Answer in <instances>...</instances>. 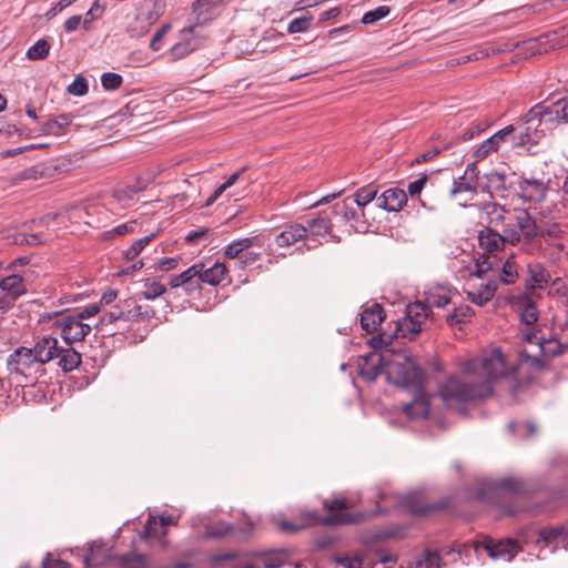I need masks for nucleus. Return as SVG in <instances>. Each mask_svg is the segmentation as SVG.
I'll use <instances>...</instances> for the list:
<instances>
[{"instance_id":"f257e3e1","label":"nucleus","mask_w":568,"mask_h":568,"mask_svg":"<svg viewBox=\"0 0 568 568\" xmlns=\"http://www.w3.org/2000/svg\"><path fill=\"white\" fill-rule=\"evenodd\" d=\"M459 368L460 374L450 377L439 392L445 405L452 409H459V404L490 396L495 384H506L514 397L523 387L518 367L507 363L498 348L463 361Z\"/></svg>"},{"instance_id":"f03ea898","label":"nucleus","mask_w":568,"mask_h":568,"mask_svg":"<svg viewBox=\"0 0 568 568\" xmlns=\"http://www.w3.org/2000/svg\"><path fill=\"white\" fill-rule=\"evenodd\" d=\"M489 223L500 226V231L486 227L478 234L479 246L488 253H495L506 244H521V235H534L532 216L524 209H505L497 203L485 207Z\"/></svg>"},{"instance_id":"7ed1b4c3","label":"nucleus","mask_w":568,"mask_h":568,"mask_svg":"<svg viewBox=\"0 0 568 568\" xmlns=\"http://www.w3.org/2000/svg\"><path fill=\"white\" fill-rule=\"evenodd\" d=\"M450 303V291L444 286H435L426 292L425 303L415 302L406 306L405 316L396 323V335L403 338H414L420 331L428 316V310L442 308Z\"/></svg>"},{"instance_id":"20e7f679","label":"nucleus","mask_w":568,"mask_h":568,"mask_svg":"<svg viewBox=\"0 0 568 568\" xmlns=\"http://www.w3.org/2000/svg\"><path fill=\"white\" fill-rule=\"evenodd\" d=\"M385 375L390 384L398 387L420 392L424 384V373L415 362L405 354H393L387 351Z\"/></svg>"},{"instance_id":"39448f33","label":"nucleus","mask_w":568,"mask_h":568,"mask_svg":"<svg viewBox=\"0 0 568 568\" xmlns=\"http://www.w3.org/2000/svg\"><path fill=\"white\" fill-rule=\"evenodd\" d=\"M523 338L528 344L538 347L539 355L544 361H550L568 352V337L560 341L552 333H547L542 328L523 331Z\"/></svg>"},{"instance_id":"423d86ee","label":"nucleus","mask_w":568,"mask_h":568,"mask_svg":"<svg viewBox=\"0 0 568 568\" xmlns=\"http://www.w3.org/2000/svg\"><path fill=\"white\" fill-rule=\"evenodd\" d=\"M54 320L53 325L60 328L61 337L68 345L80 342L90 333L91 326L84 324L75 315H62L59 313H44L40 322Z\"/></svg>"},{"instance_id":"0eeeda50","label":"nucleus","mask_w":568,"mask_h":568,"mask_svg":"<svg viewBox=\"0 0 568 568\" xmlns=\"http://www.w3.org/2000/svg\"><path fill=\"white\" fill-rule=\"evenodd\" d=\"M473 548L477 556L485 551L490 559L504 561H511L523 550L516 539L505 538L496 540L490 537L474 542Z\"/></svg>"},{"instance_id":"6e6552de","label":"nucleus","mask_w":568,"mask_h":568,"mask_svg":"<svg viewBox=\"0 0 568 568\" xmlns=\"http://www.w3.org/2000/svg\"><path fill=\"white\" fill-rule=\"evenodd\" d=\"M7 368L11 375H20L26 378L36 377L38 373H44V369L37 361L32 349L27 346L16 348L8 356Z\"/></svg>"},{"instance_id":"1a4fd4ad","label":"nucleus","mask_w":568,"mask_h":568,"mask_svg":"<svg viewBox=\"0 0 568 568\" xmlns=\"http://www.w3.org/2000/svg\"><path fill=\"white\" fill-rule=\"evenodd\" d=\"M530 532H532V528H524L519 532V538L528 544L532 541ZM536 535L537 538L534 540L536 545L555 546V550L560 544L564 549L568 550V521L562 525L542 527L536 531Z\"/></svg>"},{"instance_id":"9d476101","label":"nucleus","mask_w":568,"mask_h":568,"mask_svg":"<svg viewBox=\"0 0 568 568\" xmlns=\"http://www.w3.org/2000/svg\"><path fill=\"white\" fill-rule=\"evenodd\" d=\"M540 108L535 104L529 111L517 122L518 138L523 143L537 144L539 140L546 135L548 129L540 115Z\"/></svg>"},{"instance_id":"9b49d317","label":"nucleus","mask_w":568,"mask_h":568,"mask_svg":"<svg viewBox=\"0 0 568 568\" xmlns=\"http://www.w3.org/2000/svg\"><path fill=\"white\" fill-rule=\"evenodd\" d=\"M207 34L203 27L191 26L180 32V40L172 47L171 54L175 60L183 59L205 44Z\"/></svg>"},{"instance_id":"f8f14e48","label":"nucleus","mask_w":568,"mask_h":568,"mask_svg":"<svg viewBox=\"0 0 568 568\" xmlns=\"http://www.w3.org/2000/svg\"><path fill=\"white\" fill-rule=\"evenodd\" d=\"M534 224V235L527 237L526 235H521L523 241V250L528 254H535L541 250V239H559L562 230L561 227L554 223L546 226H538L536 220L532 217Z\"/></svg>"},{"instance_id":"ddd939ff","label":"nucleus","mask_w":568,"mask_h":568,"mask_svg":"<svg viewBox=\"0 0 568 568\" xmlns=\"http://www.w3.org/2000/svg\"><path fill=\"white\" fill-rule=\"evenodd\" d=\"M536 105L540 108L541 119H544L548 128L555 123L568 122V99L560 98L555 101L545 100Z\"/></svg>"},{"instance_id":"4468645a","label":"nucleus","mask_w":568,"mask_h":568,"mask_svg":"<svg viewBox=\"0 0 568 568\" xmlns=\"http://www.w3.org/2000/svg\"><path fill=\"white\" fill-rule=\"evenodd\" d=\"M387 361V351L377 353L371 352L368 355L361 357L358 364V374L366 382H374L379 374H385Z\"/></svg>"},{"instance_id":"2eb2a0df","label":"nucleus","mask_w":568,"mask_h":568,"mask_svg":"<svg viewBox=\"0 0 568 568\" xmlns=\"http://www.w3.org/2000/svg\"><path fill=\"white\" fill-rule=\"evenodd\" d=\"M490 488L494 494L508 501L519 500L521 494L529 491L526 484L515 477L499 479L493 483Z\"/></svg>"},{"instance_id":"dca6fc26","label":"nucleus","mask_w":568,"mask_h":568,"mask_svg":"<svg viewBox=\"0 0 568 568\" xmlns=\"http://www.w3.org/2000/svg\"><path fill=\"white\" fill-rule=\"evenodd\" d=\"M30 348L39 364L43 367L58 355L59 341L52 335H44L34 343L33 347Z\"/></svg>"},{"instance_id":"f3484780","label":"nucleus","mask_w":568,"mask_h":568,"mask_svg":"<svg viewBox=\"0 0 568 568\" xmlns=\"http://www.w3.org/2000/svg\"><path fill=\"white\" fill-rule=\"evenodd\" d=\"M514 307L519 315L520 322L527 326L524 331L539 328L538 326H534L538 322L539 313L529 297L526 295L518 296L514 302Z\"/></svg>"},{"instance_id":"a211bd4d","label":"nucleus","mask_w":568,"mask_h":568,"mask_svg":"<svg viewBox=\"0 0 568 568\" xmlns=\"http://www.w3.org/2000/svg\"><path fill=\"white\" fill-rule=\"evenodd\" d=\"M333 217L329 213L324 212L321 213L317 217L307 220V240L315 241L318 237H324L326 235L331 236L334 240H338V237L332 234L333 227Z\"/></svg>"},{"instance_id":"6ab92c4d","label":"nucleus","mask_w":568,"mask_h":568,"mask_svg":"<svg viewBox=\"0 0 568 568\" xmlns=\"http://www.w3.org/2000/svg\"><path fill=\"white\" fill-rule=\"evenodd\" d=\"M497 287V281L488 278L487 281L480 280L478 284H470L466 292L474 304L481 306L494 297Z\"/></svg>"},{"instance_id":"aec40b11","label":"nucleus","mask_w":568,"mask_h":568,"mask_svg":"<svg viewBox=\"0 0 568 568\" xmlns=\"http://www.w3.org/2000/svg\"><path fill=\"white\" fill-rule=\"evenodd\" d=\"M6 273L7 275L0 278V288L6 297L16 301L27 293V283L21 274Z\"/></svg>"},{"instance_id":"412c9836","label":"nucleus","mask_w":568,"mask_h":568,"mask_svg":"<svg viewBox=\"0 0 568 568\" xmlns=\"http://www.w3.org/2000/svg\"><path fill=\"white\" fill-rule=\"evenodd\" d=\"M200 270L201 264H193L181 274L173 275L170 280V286L172 288L183 287L186 294H192L194 291L201 288V285H199V282L196 281Z\"/></svg>"},{"instance_id":"4be33fe9","label":"nucleus","mask_w":568,"mask_h":568,"mask_svg":"<svg viewBox=\"0 0 568 568\" xmlns=\"http://www.w3.org/2000/svg\"><path fill=\"white\" fill-rule=\"evenodd\" d=\"M407 202V195L403 190L388 189L376 199V205L388 212H397Z\"/></svg>"},{"instance_id":"5701e85b","label":"nucleus","mask_w":568,"mask_h":568,"mask_svg":"<svg viewBox=\"0 0 568 568\" xmlns=\"http://www.w3.org/2000/svg\"><path fill=\"white\" fill-rule=\"evenodd\" d=\"M415 393L414 399L403 406V412L412 420L424 419L429 414L430 404L423 394V388L420 392L415 390Z\"/></svg>"},{"instance_id":"b1692460","label":"nucleus","mask_w":568,"mask_h":568,"mask_svg":"<svg viewBox=\"0 0 568 568\" xmlns=\"http://www.w3.org/2000/svg\"><path fill=\"white\" fill-rule=\"evenodd\" d=\"M222 0H196L193 4V12L196 22L193 26L203 27L204 23L214 19L219 13Z\"/></svg>"},{"instance_id":"393cba45","label":"nucleus","mask_w":568,"mask_h":568,"mask_svg":"<svg viewBox=\"0 0 568 568\" xmlns=\"http://www.w3.org/2000/svg\"><path fill=\"white\" fill-rule=\"evenodd\" d=\"M307 237V229L303 224H291L275 236V243L280 247H290L291 245Z\"/></svg>"},{"instance_id":"a878e982","label":"nucleus","mask_w":568,"mask_h":568,"mask_svg":"<svg viewBox=\"0 0 568 568\" xmlns=\"http://www.w3.org/2000/svg\"><path fill=\"white\" fill-rule=\"evenodd\" d=\"M385 314L378 303L366 306L361 313V326L367 333L375 332L384 321Z\"/></svg>"},{"instance_id":"bb28decb","label":"nucleus","mask_w":568,"mask_h":568,"mask_svg":"<svg viewBox=\"0 0 568 568\" xmlns=\"http://www.w3.org/2000/svg\"><path fill=\"white\" fill-rule=\"evenodd\" d=\"M521 195L531 202H541L545 199L547 187L541 180L521 179L519 181Z\"/></svg>"},{"instance_id":"cd10ccee","label":"nucleus","mask_w":568,"mask_h":568,"mask_svg":"<svg viewBox=\"0 0 568 568\" xmlns=\"http://www.w3.org/2000/svg\"><path fill=\"white\" fill-rule=\"evenodd\" d=\"M200 264L201 270L199 272L196 280L199 282V285H201V283H206L209 285L215 286L219 285L225 278L227 270L224 264L215 263L209 268H204V265L202 263Z\"/></svg>"},{"instance_id":"c85d7f7f","label":"nucleus","mask_w":568,"mask_h":568,"mask_svg":"<svg viewBox=\"0 0 568 568\" xmlns=\"http://www.w3.org/2000/svg\"><path fill=\"white\" fill-rule=\"evenodd\" d=\"M55 358H59L58 365L63 372H71L81 364V355L70 345L65 348L59 345Z\"/></svg>"},{"instance_id":"c756f323","label":"nucleus","mask_w":568,"mask_h":568,"mask_svg":"<svg viewBox=\"0 0 568 568\" xmlns=\"http://www.w3.org/2000/svg\"><path fill=\"white\" fill-rule=\"evenodd\" d=\"M110 549L103 544L93 542L84 557L88 567H98L102 565L109 557Z\"/></svg>"},{"instance_id":"7c9ffc66","label":"nucleus","mask_w":568,"mask_h":568,"mask_svg":"<svg viewBox=\"0 0 568 568\" xmlns=\"http://www.w3.org/2000/svg\"><path fill=\"white\" fill-rule=\"evenodd\" d=\"M290 552L287 549H274L265 552L262 561L265 568H281L288 565Z\"/></svg>"},{"instance_id":"2f4dec72","label":"nucleus","mask_w":568,"mask_h":568,"mask_svg":"<svg viewBox=\"0 0 568 568\" xmlns=\"http://www.w3.org/2000/svg\"><path fill=\"white\" fill-rule=\"evenodd\" d=\"M528 272L530 276L529 281L532 283V286L542 288L550 280L547 270L538 262L529 263Z\"/></svg>"},{"instance_id":"473e14b6","label":"nucleus","mask_w":568,"mask_h":568,"mask_svg":"<svg viewBox=\"0 0 568 568\" xmlns=\"http://www.w3.org/2000/svg\"><path fill=\"white\" fill-rule=\"evenodd\" d=\"M255 241H256V239H254V237H245V239L233 241L224 250L225 257H227L230 260H233L236 257L240 258V256L243 254L244 251H246L247 248L253 246Z\"/></svg>"},{"instance_id":"72a5a7b5","label":"nucleus","mask_w":568,"mask_h":568,"mask_svg":"<svg viewBox=\"0 0 568 568\" xmlns=\"http://www.w3.org/2000/svg\"><path fill=\"white\" fill-rule=\"evenodd\" d=\"M154 311L148 305H134L124 310L123 322H136L140 320H146L154 316Z\"/></svg>"},{"instance_id":"f704fd0d","label":"nucleus","mask_w":568,"mask_h":568,"mask_svg":"<svg viewBox=\"0 0 568 568\" xmlns=\"http://www.w3.org/2000/svg\"><path fill=\"white\" fill-rule=\"evenodd\" d=\"M474 314V311L468 305H460L458 307H454V311L447 315V323L450 326H454L455 324L464 323L468 321Z\"/></svg>"},{"instance_id":"c9c22d12","label":"nucleus","mask_w":568,"mask_h":568,"mask_svg":"<svg viewBox=\"0 0 568 568\" xmlns=\"http://www.w3.org/2000/svg\"><path fill=\"white\" fill-rule=\"evenodd\" d=\"M173 524L172 516L162 515L159 521L154 517H150L144 526L143 537L149 538L156 535V526L160 525L162 528H165L169 525Z\"/></svg>"},{"instance_id":"e433bc0d","label":"nucleus","mask_w":568,"mask_h":568,"mask_svg":"<svg viewBox=\"0 0 568 568\" xmlns=\"http://www.w3.org/2000/svg\"><path fill=\"white\" fill-rule=\"evenodd\" d=\"M144 288L145 290L141 294L145 300H154L166 292L165 285L153 278L144 281Z\"/></svg>"},{"instance_id":"4c0bfd02","label":"nucleus","mask_w":568,"mask_h":568,"mask_svg":"<svg viewBox=\"0 0 568 568\" xmlns=\"http://www.w3.org/2000/svg\"><path fill=\"white\" fill-rule=\"evenodd\" d=\"M501 143L500 136L494 134L477 148L474 155L478 160L485 159L490 152L496 151Z\"/></svg>"},{"instance_id":"58836bf2","label":"nucleus","mask_w":568,"mask_h":568,"mask_svg":"<svg viewBox=\"0 0 568 568\" xmlns=\"http://www.w3.org/2000/svg\"><path fill=\"white\" fill-rule=\"evenodd\" d=\"M329 214L334 219L342 216L344 221H351L356 217V211L348 205V199L336 203Z\"/></svg>"},{"instance_id":"ea45409f","label":"nucleus","mask_w":568,"mask_h":568,"mask_svg":"<svg viewBox=\"0 0 568 568\" xmlns=\"http://www.w3.org/2000/svg\"><path fill=\"white\" fill-rule=\"evenodd\" d=\"M50 44L47 40L40 39L27 51V57L30 60H42L48 57Z\"/></svg>"},{"instance_id":"a19ab883","label":"nucleus","mask_w":568,"mask_h":568,"mask_svg":"<svg viewBox=\"0 0 568 568\" xmlns=\"http://www.w3.org/2000/svg\"><path fill=\"white\" fill-rule=\"evenodd\" d=\"M377 199V190L373 186H363L357 190L354 197V203L357 206L363 207Z\"/></svg>"},{"instance_id":"79ce46f5","label":"nucleus","mask_w":568,"mask_h":568,"mask_svg":"<svg viewBox=\"0 0 568 568\" xmlns=\"http://www.w3.org/2000/svg\"><path fill=\"white\" fill-rule=\"evenodd\" d=\"M153 237L154 234H151L133 242L132 245L124 251V258L128 261L135 258L143 251V248L153 240Z\"/></svg>"},{"instance_id":"37998d69","label":"nucleus","mask_w":568,"mask_h":568,"mask_svg":"<svg viewBox=\"0 0 568 568\" xmlns=\"http://www.w3.org/2000/svg\"><path fill=\"white\" fill-rule=\"evenodd\" d=\"M464 192H470L473 194H476L477 193V184L471 183V181H468L466 178H464L462 175L457 179H454L450 194H452V196H456L457 194L464 193Z\"/></svg>"},{"instance_id":"c03bdc74","label":"nucleus","mask_w":568,"mask_h":568,"mask_svg":"<svg viewBox=\"0 0 568 568\" xmlns=\"http://www.w3.org/2000/svg\"><path fill=\"white\" fill-rule=\"evenodd\" d=\"M484 178L486 179L487 186L489 189H493L495 191H499V190H505L506 189V185H505L506 173L505 172L493 170L491 172L486 173L484 175Z\"/></svg>"},{"instance_id":"a18cd8bd","label":"nucleus","mask_w":568,"mask_h":568,"mask_svg":"<svg viewBox=\"0 0 568 568\" xmlns=\"http://www.w3.org/2000/svg\"><path fill=\"white\" fill-rule=\"evenodd\" d=\"M517 276V265L511 258H508L501 267L500 281L505 284H513Z\"/></svg>"},{"instance_id":"49530a36","label":"nucleus","mask_w":568,"mask_h":568,"mask_svg":"<svg viewBox=\"0 0 568 568\" xmlns=\"http://www.w3.org/2000/svg\"><path fill=\"white\" fill-rule=\"evenodd\" d=\"M104 11L105 7L100 3V0H95L83 19V28L89 30L92 21L101 18Z\"/></svg>"},{"instance_id":"de8ad7c7","label":"nucleus","mask_w":568,"mask_h":568,"mask_svg":"<svg viewBox=\"0 0 568 568\" xmlns=\"http://www.w3.org/2000/svg\"><path fill=\"white\" fill-rule=\"evenodd\" d=\"M313 18L310 14H305L298 18L293 19L287 27L288 33H300L305 32L311 27Z\"/></svg>"},{"instance_id":"09e8293b","label":"nucleus","mask_w":568,"mask_h":568,"mask_svg":"<svg viewBox=\"0 0 568 568\" xmlns=\"http://www.w3.org/2000/svg\"><path fill=\"white\" fill-rule=\"evenodd\" d=\"M389 14V8L386 6L377 7L374 10L367 11L362 17V23L372 24L377 22L381 19H384Z\"/></svg>"},{"instance_id":"8fccbe9b","label":"nucleus","mask_w":568,"mask_h":568,"mask_svg":"<svg viewBox=\"0 0 568 568\" xmlns=\"http://www.w3.org/2000/svg\"><path fill=\"white\" fill-rule=\"evenodd\" d=\"M71 124V118L67 114H60L57 118L50 119L45 123V130L57 134V130H64Z\"/></svg>"},{"instance_id":"3c124183","label":"nucleus","mask_w":568,"mask_h":568,"mask_svg":"<svg viewBox=\"0 0 568 568\" xmlns=\"http://www.w3.org/2000/svg\"><path fill=\"white\" fill-rule=\"evenodd\" d=\"M123 79L120 74L113 72L103 73L101 77V83L104 90L113 91L121 87Z\"/></svg>"},{"instance_id":"603ef678","label":"nucleus","mask_w":568,"mask_h":568,"mask_svg":"<svg viewBox=\"0 0 568 568\" xmlns=\"http://www.w3.org/2000/svg\"><path fill=\"white\" fill-rule=\"evenodd\" d=\"M442 558L437 552L426 550L423 558L417 561L418 568H440Z\"/></svg>"},{"instance_id":"864d4df0","label":"nucleus","mask_w":568,"mask_h":568,"mask_svg":"<svg viewBox=\"0 0 568 568\" xmlns=\"http://www.w3.org/2000/svg\"><path fill=\"white\" fill-rule=\"evenodd\" d=\"M359 517L361 514L343 513L329 516L326 521L333 525L354 524Z\"/></svg>"},{"instance_id":"5fc2aeb1","label":"nucleus","mask_w":568,"mask_h":568,"mask_svg":"<svg viewBox=\"0 0 568 568\" xmlns=\"http://www.w3.org/2000/svg\"><path fill=\"white\" fill-rule=\"evenodd\" d=\"M124 318V310L120 307H114L110 312H106L101 317L102 324H113L116 322H123Z\"/></svg>"},{"instance_id":"6e6d98bb","label":"nucleus","mask_w":568,"mask_h":568,"mask_svg":"<svg viewBox=\"0 0 568 568\" xmlns=\"http://www.w3.org/2000/svg\"><path fill=\"white\" fill-rule=\"evenodd\" d=\"M335 561L345 568H363V559L358 556H339L335 558Z\"/></svg>"},{"instance_id":"4d7b16f0","label":"nucleus","mask_w":568,"mask_h":568,"mask_svg":"<svg viewBox=\"0 0 568 568\" xmlns=\"http://www.w3.org/2000/svg\"><path fill=\"white\" fill-rule=\"evenodd\" d=\"M68 90L71 94L80 97L88 92V83L83 77H78L69 85Z\"/></svg>"},{"instance_id":"13d9d810","label":"nucleus","mask_w":568,"mask_h":568,"mask_svg":"<svg viewBox=\"0 0 568 568\" xmlns=\"http://www.w3.org/2000/svg\"><path fill=\"white\" fill-rule=\"evenodd\" d=\"M428 180V176L426 174L422 175L417 180L410 182L407 186V191L412 196L418 195L422 190L424 189L426 182Z\"/></svg>"},{"instance_id":"bf43d9fd","label":"nucleus","mask_w":568,"mask_h":568,"mask_svg":"<svg viewBox=\"0 0 568 568\" xmlns=\"http://www.w3.org/2000/svg\"><path fill=\"white\" fill-rule=\"evenodd\" d=\"M178 264L179 260L176 257H162L156 262V270L169 272L175 268Z\"/></svg>"},{"instance_id":"052dcab7","label":"nucleus","mask_w":568,"mask_h":568,"mask_svg":"<svg viewBox=\"0 0 568 568\" xmlns=\"http://www.w3.org/2000/svg\"><path fill=\"white\" fill-rule=\"evenodd\" d=\"M389 338H390L389 336L385 337L383 335H377V336L372 337L369 344H371L372 348H374V351H377V349H383V352L389 351L387 348L390 344Z\"/></svg>"},{"instance_id":"680f3d73","label":"nucleus","mask_w":568,"mask_h":568,"mask_svg":"<svg viewBox=\"0 0 568 568\" xmlns=\"http://www.w3.org/2000/svg\"><path fill=\"white\" fill-rule=\"evenodd\" d=\"M490 270V264L487 261L476 262L474 271L470 272L471 276L478 280H484V276Z\"/></svg>"},{"instance_id":"e2e57ef3","label":"nucleus","mask_w":568,"mask_h":568,"mask_svg":"<svg viewBox=\"0 0 568 568\" xmlns=\"http://www.w3.org/2000/svg\"><path fill=\"white\" fill-rule=\"evenodd\" d=\"M169 28V26H163L153 34L150 43V47L153 51H159L161 49L162 37L166 33Z\"/></svg>"},{"instance_id":"0e129e2a","label":"nucleus","mask_w":568,"mask_h":568,"mask_svg":"<svg viewBox=\"0 0 568 568\" xmlns=\"http://www.w3.org/2000/svg\"><path fill=\"white\" fill-rule=\"evenodd\" d=\"M42 568H70V565L64 560L55 559L47 555L42 562Z\"/></svg>"},{"instance_id":"69168bd1","label":"nucleus","mask_w":568,"mask_h":568,"mask_svg":"<svg viewBox=\"0 0 568 568\" xmlns=\"http://www.w3.org/2000/svg\"><path fill=\"white\" fill-rule=\"evenodd\" d=\"M77 0H59L47 13L45 17L51 19L57 16L58 12L62 11Z\"/></svg>"},{"instance_id":"338daca9","label":"nucleus","mask_w":568,"mask_h":568,"mask_svg":"<svg viewBox=\"0 0 568 568\" xmlns=\"http://www.w3.org/2000/svg\"><path fill=\"white\" fill-rule=\"evenodd\" d=\"M442 150L443 149L440 148H433L417 156L413 163L420 164L427 162L437 156L442 152Z\"/></svg>"},{"instance_id":"774afa93","label":"nucleus","mask_w":568,"mask_h":568,"mask_svg":"<svg viewBox=\"0 0 568 568\" xmlns=\"http://www.w3.org/2000/svg\"><path fill=\"white\" fill-rule=\"evenodd\" d=\"M80 24L83 26V19L81 16H72L68 18L64 22V29L67 32L75 31Z\"/></svg>"}]
</instances>
